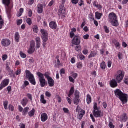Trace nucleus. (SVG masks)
Here are the masks:
<instances>
[{
  "label": "nucleus",
  "instance_id": "obj_42",
  "mask_svg": "<svg viewBox=\"0 0 128 128\" xmlns=\"http://www.w3.org/2000/svg\"><path fill=\"white\" fill-rule=\"evenodd\" d=\"M27 96L29 100H30L32 102V94H27Z\"/></svg>",
  "mask_w": 128,
  "mask_h": 128
},
{
  "label": "nucleus",
  "instance_id": "obj_58",
  "mask_svg": "<svg viewBox=\"0 0 128 128\" xmlns=\"http://www.w3.org/2000/svg\"><path fill=\"white\" fill-rule=\"evenodd\" d=\"M4 22H0V30H2V26H4Z\"/></svg>",
  "mask_w": 128,
  "mask_h": 128
},
{
  "label": "nucleus",
  "instance_id": "obj_20",
  "mask_svg": "<svg viewBox=\"0 0 128 128\" xmlns=\"http://www.w3.org/2000/svg\"><path fill=\"white\" fill-rule=\"evenodd\" d=\"M120 118L122 122H126L128 120V115H126V114L124 113L122 116H121Z\"/></svg>",
  "mask_w": 128,
  "mask_h": 128
},
{
  "label": "nucleus",
  "instance_id": "obj_56",
  "mask_svg": "<svg viewBox=\"0 0 128 128\" xmlns=\"http://www.w3.org/2000/svg\"><path fill=\"white\" fill-rule=\"evenodd\" d=\"M72 3L74 4H78V0H72Z\"/></svg>",
  "mask_w": 128,
  "mask_h": 128
},
{
  "label": "nucleus",
  "instance_id": "obj_26",
  "mask_svg": "<svg viewBox=\"0 0 128 128\" xmlns=\"http://www.w3.org/2000/svg\"><path fill=\"white\" fill-rule=\"evenodd\" d=\"M87 104H90L92 102V96L90 94L87 95Z\"/></svg>",
  "mask_w": 128,
  "mask_h": 128
},
{
  "label": "nucleus",
  "instance_id": "obj_8",
  "mask_svg": "<svg viewBox=\"0 0 128 128\" xmlns=\"http://www.w3.org/2000/svg\"><path fill=\"white\" fill-rule=\"evenodd\" d=\"M66 9L64 8V6L60 5L58 10V15L60 16L62 18H66Z\"/></svg>",
  "mask_w": 128,
  "mask_h": 128
},
{
  "label": "nucleus",
  "instance_id": "obj_38",
  "mask_svg": "<svg viewBox=\"0 0 128 128\" xmlns=\"http://www.w3.org/2000/svg\"><path fill=\"white\" fill-rule=\"evenodd\" d=\"M118 58L119 60H122V58H124V55L122 54V53L119 52L118 54Z\"/></svg>",
  "mask_w": 128,
  "mask_h": 128
},
{
  "label": "nucleus",
  "instance_id": "obj_46",
  "mask_svg": "<svg viewBox=\"0 0 128 128\" xmlns=\"http://www.w3.org/2000/svg\"><path fill=\"white\" fill-rule=\"evenodd\" d=\"M60 74L61 76H62V74H66V70L62 68L60 70Z\"/></svg>",
  "mask_w": 128,
  "mask_h": 128
},
{
  "label": "nucleus",
  "instance_id": "obj_27",
  "mask_svg": "<svg viewBox=\"0 0 128 128\" xmlns=\"http://www.w3.org/2000/svg\"><path fill=\"white\" fill-rule=\"evenodd\" d=\"M102 14L99 13L98 12H96V17L97 20H100V18H102Z\"/></svg>",
  "mask_w": 128,
  "mask_h": 128
},
{
  "label": "nucleus",
  "instance_id": "obj_12",
  "mask_svg": "<svg viewBox=\"0 0 128 128\" xmlns=\"http://www.w3.org/2000/svg\"><path fill=\"white\" fill-rule=\"evenodd\" d=\"M1 44L2 46H4L5 48H8V46H10V44H12V42H10V40L8 39H2V40Z\"/></svg>",
  "mask_w": 128,
  "mask_h": 128
},
{
  "label": "nucleus",
  "instance_id": "obj_32",
  "mask_svg": "<svg viewBox=\"0 0 128 128\" xmlns=\"http://www.w3.org/2000/svg\"><path fill=\"white\" fill-rule=\"evenodd\" d=\"M106 68V62H103L100 64V68L102 70H104Z\"/></svg>",
  "mask_w": 128,
  "mask_h": 128
},
{
  "label": "nucleus",
  "instance_id": "obj_9",
  "mask_svg": "<svg viewBox=\"0 0 128 128\" xmlns=\"http://www.w3.org/2000/svg\"><path fill=\"white\" fill-rule=\"evenodd\" d=\"M2 4L5 5L6 12L8 15V16H10V0H2Z\"/></svg>",
  "mask_w": 128,
  "mask_h": 128
},
{
  "label": "nucleus",
  "instance_id": "obj_4",
  "mask_svg": "<svg viewBox=\"0 0 128 128\" xmlns=\"http://www.w3.org/2000/svg\"><path fill=\"white\" fill-rule=\"evenodd\" d=\"M26 78H28L30 84H33V86H36V78H34V74H32L30 71L28 70H26Z\"/></svg>",
  "mask_w": 128,
  "mask_h": 128
},
{
  "label": "nucleus",
  "instance_id": "obj_35",
  "mask_svg": "<svg viewBox=\"0 0 128 128\" xmlns=\"http://www.w3.org/2000/svg\"><path fill=\"white\" fill-rule=\"evenodd\" d=\"M8 100L4 102V106L5 110H8Z\"/></svg>",
  "mask_w": 128,
  "mask_h": 128
},
{
  "label": "nucleus",
  "instance_id": "obj_21",
  "mask_svg": "<svg viewBox=\"0 0 128 128\" xmlns=\"http://www.w3.org/2000/svg\"><path fill=\"white\" fill-rule=\"evenodd\" d=\"M110 84L112 88H116L118 86V81L113 79L111 80Z\"/></svg>",
  "mask_w": 128,
  "mask_h": 128
},
{
  "label": "nucleus",
  "instance_id": "obj_53",
  "mask_svg": "<svg viewBox=\"0 0 128 128\" xmlns=\"http://www.w3.org/2000/svg\"><path fill=\"white\" fill-rule=\"evenodd\" d=\"M22 24V20H18V22H17L18 26H20V24Z\"/></svg>",
  "mask_w": 128,
  "mask_h": 128
},
{
  "label": "nucleus",
  "instance_id": "obj_23",
  "mask_svg": "<svg viewBox=\"0 0 128 128\" xmlns=\"http://www.w3.org/2000/svg\"><path fill=\"white\" fill-rule=\"evenodd\" d=\"M28 98H24L21 102V104L22 106H26L28 104Z\"/></svg>",
  "mask_w": 128,
  "mask_h": 128
},
{
  "label": "nucleus",
  "instance_id": "obj_64",
  "mask_svg": "<svg viewBox=\"0 0 128 128\" xmlns=\"http://www.w3.org/2000/svg\"><path fill=\"white\" fill-rule=\"evenodd\" d=\"M109 126L110 128H114V124H112V122L109 124Z\"/></svg>",
  "mask_w": 128,
  "mask_h": 128
},
{
  "label": "nucleus",
  "instance_id": "obj_62",
  "mask_svg": "<svg viewBox=\"0 0 128 128\" xmlns=\"http://www.w3.org/2000/svg\"><path fill=\"white\" fill-rule=\"evenodd\" d=\"M71 62L72 64H76V58H73L71 59Z\"/></svg>",
  "mask_w": 128,
  "mask_h": 128
},
{
  "label": "nucleus",
  "instance_id": "obj_54",
  "mask_svg": "<svg viewBox=\"0 0 128 128\" xmlns=\"http://www.w3.org/2000/svg\"><path fill=\"white\" fill-rule=\"evenodd\" d=\"M76 36V35L74 32H70V38H74Z\"/></svg>",
  "mask_w": 128,
  "mask_h": 128
},
{
  "label": "nucleus",
  "instance_id": "obj_3",
  "mask_svg": "<svg viewBox=\"0 0 128 128\" xmlns=\"http://www.w3.org/2000/svg\"><path fill=\"white\" fill-rule=\"evenodd\" d=\"M40 32L42 34V38L43 40L42 46L44 48L46 46V42L48 40V31L44 29H42L40 30Z\"/></svg>",
  "mask_w": 128,
  "mask_h": 128
},
{
  "label": "nucleus",
  "instance_id": "obj_44",
  "mask_svg": "<svg viewBox=\"0 0 128 128\" xmlns=\"http://www.w3.org/2000/svg\"><path fill=\"white\" fill-rule=\"evenodd\" d=\"M104 30L106 34H108L110 32V30L108 28V26H104Z\"/></svg>",
  "mask_w": 128,
  "mask_h": 128
},
{
  "label": "nucleus",
  "instance_id": "obj_63",
  "mask_svg": "<svg viewBox=\"0 0 128 128\" xmlns=\"http://www.w3.org/2000/svg\"><path fill=\"white\" fill-rule=\"evenodd\" d=\"M83 54H85V56H86L88 54V50H85L83 51Z\"/></svg>",
  "mask_w": 128,
  "mask_h": 128
},
{
  "label": "nucleus",
  "instance_id": "obj_6",
  "mask_svg": "<svg viewBox=\"0 0 128 128\" xmlns=\"http://www.w3.org/2000/svg\"><path fill=\"white\" fill-rule=\"evenodd\" d=\"M124 78V72L122 70H119L117 72L116 75V80L118 84L122 82V80Z\"/></svg>",
  "mask_w": 128,
  "mask_h": 128
},
{
  "label": "nucleus",
  "instance_id": "obj_2",
  "mask_svg": "<svg viewBox=\"0 0 128 128\" xmlns=\"http://www.w3.org/2000/svg\"><path fill=\"white\" fill-rule=\"evenodd\" d=\"M108 20L110 24H112L113 26H118V17L116 14L112 12L109 14Z\"/></svg>",
  "mask_w": 128,
  "mask_h": 128
},
{
  "label": "nucleus",
  "instance_id": "obj_43",
  "mask_svg": "<svg viewBox=\"0 0 128 128\" xmlns=\"http://www.w3.org/2000/svg\"><path fill=\"white\" fill-rule=\"evenodd\" d=\"M9 72V76H14V70H11Z\"/></svg>",
  "mask_w": 128,
  "mask_h": 128
},
{
  "label": "nucleus",
  "instance_id": "obj_51",
  "mask_svg": "<svg viewBox=\"0 0 128 128\" xmlns=\"http://www.w3.org/2000/svg\"><path fill=\"white\" fill-rule=\"evenodd\" d=\"M46 96L48 98H50L52 96V94L50 92H46Z\"/></svg>",
  "mask_w": 128,
  "mask_h": 128
},
{
  "label": "nucleus",
  "instance_id": "obj_1",
  "mask_svg": "<svg viewBox=\"0 0 128 128\" xmlns=\"http://www.w3.org/2000/svg\"><path fill=\"white\" fill-rule=\"evenodd\" d=\"M114 94L116 98H118L123 104H126V102H128V94H124L122 90L119 89H116V90L114 91Z\"/></svg>",
  "mask_w": 128,
  "mask_h": 128
},
{
  "label": "nucleus",
  "instance_id": "obj_36",
  "mask_svg": "<svg viewBox=\"0 0 128 128\" xmlns=\"http://www.w3.org/2000/svg\"><path fill=\"white\" fill-rule=\"evenodd\" d=\"M75 50L76 52H82V46H76L75 47Z\"/></svg>",
  "mask_w": 128,
  "mask_h": 128
},
{
  "label": "nucleus",
  "instance_id": "obj_11",
  "mask_svg": "<svg viewBox=\"0 0 128 128\" xmlns=\"http://www.w3.org/2000/svg\"><path fill=\"white\" fill-rule=\"evenodd\" d=\"M82 38L78 36H76L72 40V44L74 46H80V44Z\"/></svg>",
  "mask_w": 128,
  "mask_h": 128
},
{
  "label": "nucleus",
  "instance_id": "obj_18",
  "mask_svg": "<svg viewBox=\"0 0 128 128\" xmlns=\"http://www.w3.org/2000/svg\"><path fill=\"white\" fill-rule=\"evenodd\" d=\"M50 26L52 30H56V28H58V25L56 24V22H50Z\"/></svg>",
  "mask_w": 128,
  "mask_h": 128
},
{
  "label": "nucleus",
  "instance_id": "obj_48",
  "mask_svg": "<svg viewBox=\"0 0 128 128\" xmlns=\"http://www.w3.org/2000/svg\"><path fill=\"white\" fill-rule=\"evenodd\" d=\"M28 15L29 18H32V10H29L28 12Z\"/></svg>",
  "mask_w": 128,
  "mask_h": 128
},
{
  "label": "nucleus",
  "instance_id": "obj_33",
  "mask_svg": "<svg viewBox=\"0 0 128 128\" xmlns=\"http://www.w3.org/2000/svg\"><path fill=\"white\" fill-rule=\"evenodd\" d=\"M28 110H30V108L28 107H26L24 109V112H22L23 116H26V114H28Z\"/></svg>",
  "mask_w": 128,
  "mask_h": 128
},
{
  "label": "nucleus",
  "instance_id": "obj_10",
  "mask_svg": "<svg viewBox=\"0 0 128 128\" xmlns=\"http://www.w3.org/2000/svg\"><path fill=\"white\" fill-rule=\"evenodd\" d=\"M34 52H36V42L34 41H32L30 48H29L28 52L29 54H32Z\"/></svg>",
  "mask_w": 128,
  "mask_h": 128
},
{
  "label": "nucleus",
  "instance_id": "obj_19",
  "mask_svg": "<svg viewBox=\"0 0 128 128\" xmlns=\"http://www.w3.org/2000/svg\"><path fill=\"white\" fill-rule=\"evenodd\" d=\"M36 48L38 49L40 48V37L36 38Z\"/></svg>",
  "mask_w": 128,
  "mask_h": 128
},
{
  "label": "nucleus",
  "instance_id": "obj_14",
  "mask_svg": "<svg viewBox=\"0 0 128 128\" xmlns=\"http://www.w3.org/2000/svg\"><path fill=\"white\" fill-rule=\"evenodd\" d=\"M86 114V111L84 110H82L78 113V120H82V118H84V116Z\"/></svg>",
  "mask_w": 128,
  "mask_h": 128
},
{
  "label": "nucleus",
  "instance_id": "obj_16",
  "mask_svg": "<svg viewBox=\"0 0 128 128\" xmlns=\"http://www.w3.org/2000/svg\"><path fill=\"white\" fill-rule=\"evenodd\" d=\"M37 12L38 14H42L44 12V6L42 4H38V6Z\"/></svg>",
  "mask_w": 128,
  "mask_h": 128
},
{
  "label": "nucleus",
  "instance_id": "obj_55",
  "mask_svg": "<svg viewBox=\"0 0 128 128\" xmlns=\"http://www.w3.org/2000/svg\"><path fill=\"white\" fill-rule=\"evenodd\" d=\"M63 110L66 114H68L70 112V110L66 108H64Z\"/></svg>",
  "mask_w": 128,
  "mask_h": 128
},
{
  "label": "nucleus",
  "instance_id": "obj_25",
  "mask_svg": "<svg viewBox=\"0 0 128 128\" xmlns=\"http://www.w3.org/2000/svg\"><path fill=\"white\" fill-rule=\"evenodd\" d=\"M40 102L44 104H46V100H44V95L42 94L40 96Z\"/></svg>",
  "mask_w": 128,
  "mask_h": 128
},
{
  "label": "nucleus",
  "instance_id": "obj_39",
  "mask_svg": "<svg viewBox=\"0 0 128 128\" xmlns=\"http://www.w3.org/2000/svg\"><path fill=\"white\" fill-rule=\"evenodd\" d=\"M77 68H78L81 69L82 68V63L81 62H78L77 64Z\"/></svg>",
  "mask_w": 128,
  "mask_h": 128
},
{
  "label": "nucleus",
  "instance_id": "obj_37",
  "mask_svg": "<svg viewBox=\"0 0 128 128\" xmlns=\"http://www.w3.org/2000/svg\"><path fill=\"white\" fill-rule=\"evenodd\" d=\"M26 22L29 26H32V22L30 18H28L26 20Z\"/></svg>",
  "mask_w": 128,
  "mask_h": 128
},
{
  "label": "nucleus",
  "instance_id": "obj_5",
  "mask_svg": "<svg viewBox=\"0 0 128 128\" xmlns=\"http://www.w3.org/2000/svg\"><path fill=\"white\" fill-rule=\"evenodd\" d=\"M36 74L38 76L41 88H44L48 82L46 80V78H44V74H42L40 72H38L36 73Z\"/></svg>",
  "mask_w": 128,
  "mask_h": 128
},
{
  "label": "nucleus",
  "instance_id": "obj_49",
  "mask_svg": "<svg viewBox=\"0 0 128 128\" xmlns=\"http://www.w3.org/2000/svg\"><path fill=\"white\" fill-rule=\"evenodd\" d=\"M20 74H22V70H18L16 72V76H20Z\"/></svg>",
  "mask_w": 128,
  "mask_h": 128
},
{
  "label": "nucleus",
  "instance_id": "obj_22",
  "mask_svg": "<svg viewBox=\"0 0 128 128\" xmlns=\"http://www.w3.org/2000/svg\"><path fill=\"white\" fill-rule=\"evenodd\" d=\"M14 38L16 42H20V33L18 32H16L15 33Z\"/></svg>",
  "mask_w": 128,
  "mask_h": 128
},
{
  "label": "nucleus",
  "instance_id": "obj_13",
  "mask_svg": "<svg viewBox=\"0 0 128 128\" xmlns=\"http://www.w3.org/2000/svg\"><path fill=\"white\" fill-rule=\"evenodd\" d=\"M8 84H10V80H4L0 84V88L2 90L4 88H6V86H8Z\"/></svg>",
  "mask_w": 128,
  "mask_h": 128
},
{
  "label": "nucleus",
  "instance_id": "obj_45",
  "mask_svg": "<svg viewBox=\"0 0 128 128\" xmlns=\"http://www.w3.org/2000/svg\"><path fill=\"white\" fill-rule=\"evenodd\" d=\"M2 58L4 62L5 60H8V55L6 54L3 55Z\"/></svg>",
  "mask_w": 128,
  "mask_h": 128
},
{
  "label": "nucleus",
  "instance_id": "obj_47",
  "mask_svg": "<svg viewBox=\"0 0 128 128\" xmlns=\"http://www.w3.org/2000/svg\"><path fill=\"white\" fill-rule=\"evenodd\" d=\"M74 88L72 87L70 91V93L72 94H74Z\"/></svg>",
  "mask_w": 128,
  "mask_h": 128
},
{
  "label": "nucleus",
  "instance_id": "obj_17",
  "mask_svg": "<svg viewBox=\"0 0 128 128\" xmlns=\"http://www.w3.org/2000/svg\"><path fill=\"white\" fill-rule=\"evenodd\" d=\"M48 86L50 88H53L54 86V80L52 78H50L48 80Z\"/></svg>",
  "mask_w": 128,
  "mask_h": 128
},
{
  "label": "nucleus",
  "instance_id": "obj_31",
  "mask_svg": "<svg viewBox=\"0 0 128 128\" xmlns=\"http://www.w3.org/2000/svg\"><path fill=\"white\" fill-rule=\"evenodd\" d=\"M80 98H75L74 100V104L78 106L80 104Z\"/></svg>",
  "mask_w": 128,
  "mask_h": 128
},
{
  "label": "nucleus",
  "instance_id": "obj_29",
  "mask_svg": "<svg viewBox=\"0 0 128 128\" xmlns=\"http://www.w3.org/2000/svg\"><path fill=\"white\" fill-rule=\"evenodd\" d=\"M36 112V110L34 109H32L30 112H29L28 114L29 116L32 117L34 116V114Z\"/></svg>",
  "mask_w": 128,
  "mask_h": 128
},
{
  "label": "nucleus",
  "instance_id": "obj_52",
  "mask_svg": "<svg viewBox=\"0 0 128 128\" xmlns=\"http://www.w3.org/2000/svg\"><path fill=\"white\" fill-rule=\"evenodd\" d=\"M34 2V0H30L28 3V4L29 6H32Z\"/></svg>",
  "mask_w": 128,
  "mask_h": 128
},
{
  "label": "nucleus",
  "instance_id": "obj_50",
  "mask_svg": "<svg viewBox=\"0 0 128 128\" xmlns=\"http://www.w3.org/2000/svg\"><path fill=\"white\" fill-rule=\"evenodd\" d=\"M9 110H11V112H14V108L12 105H10Z\"/></svg>",
  "mask_w": 128,
  "mask_h": 128
},
{
  "label": "nucleus",
  "instance_id": "obj_40",
  "mask_svg": "<svg viewBox=\"0 0 128 128\" xmlns=\"http://www.w3.org/2000/svg\"><path fill=\"white\" fill-rule=\"evenodd\" d=\"M74 96H75V98H80V92L76 90L75 92Z\"/></svg>",
  "mask_w": 128,
  "mask_h": 128
},
{
  "label": "nucleus",
  "instance_id": "obj_34",
  "mask_svg": "<svg viewBox=\"0 0 128 128\" xmlns=\"http://www.w3.org/2000/svg\"><path fill=\"white\" fill-rule=\"evenodd\" d=\"M24 8H20V12L18 13V18L22 16V14H24Z\"/></svg>",
  "mask_w": 128,
  "mask_h": 128
},
{
  "label": "nucleus",
  "instance_id": "obj_60",
  "mask_svg": "<svg viewBox=\"0 0 128 128\" xmlns=\"http://www.w3.org/2000/svg\"><path fill=\"white\" fill-rule=\"evenodd\" d=\"M90 38V35L89 34H86L84 36V40H88Z\"/></svg>",
  "mask_w": 128,
  "mask_h": 128
},
{
  "label": "nucleus",
  "instance_id": "obj_15",
  "mask_svg": "<svg viewBox=\"0 0 128 128\" xmlns=\"http://www.w3.org/2000/svg\"><path fill=\"white\" fill-rule=\"evenodd\" d=\"M48 114L46 113H43L41 115V120L42 122H44L48 120Z\"/></svg>",
  "mask_w": 128,
  "mask_h": 128
},
{
  "label": "nucleus",
  "instance_id": "obj_59",
  "mask_svg": "<svg viewBox=\"0 0 128 128\" xmlns=\"http://www.w3.org/2000/svg\"><path fill=\"white\" fill-rule=\"evenodd\" d=\"M29 62L30 64H34V60L32 58L30 59Z\"/></svg>",
  "mask_w": 128,
  "mask_h": 128
},
{
  "label": "nucleus",
  "instance_id": "obj_28",
  "mask_svg": "<svg viewBox=\"0 0 128 128\" xmlns=\"http://www.w3.org/2000/svg\"><path fill=\"white\" fill-rule=\"evenodd\" d=\"M50 74L48 72H46L44 74V76H45L46 78H47L48 80H50V78H52V77L50 76Z\"/></svg>",
  "mask_w": 128,
  "mask_h": 128
},
{
  "label": "nucleus",
  "instance_id": "obj_41",
  "mask_svg": "<svg viewBox=\"0 0 128 128\" xmlns=\"http://www.w3.org/2000/svg\"><path fill=\"white\" fill-rule=\"evenodd\" d=\"M20 55L22 58H26V55L22 52H20Z\"/></svg>",
  "mask_w": 128,
  "mask_h": 128
},
{
  "label": "nucleus",
  "instance_id": "obj_7",
  "mask_svg": "<svg viewBox=\"0 0 128 128\" xmlns=\"http://www.w3.org/2000/svg\"><path fill=\"white\" fill-rule=\"evenodd\" d=\"M94 110L93 114L95 118H102V116H104L102 112H101V111L98 110V104L96 103L94 104Z\"/></svg>",
  "mask_w": 128,
  "mask_h": 128
},
{
  "label": "nucleus",
  "instance_id": "obj_61",
  "mask_svg": "<svg viewBox=\"0 0 128 128\" xmlns=\"http://www.w3.org/2000/svg\"><path fill=\"white\" fill-rule=\"evenodd\" d=\"M103 106L105 110L106 108H108V104H106V102H104L103 103Z\"/></svg>",
  "mask_w": 128,
  "mask_h": 128
},
{
  "label": "nucleus",
  "instance_id": "obj_24",
  "mask_svg": "<svg viewBox=\"0 0 128 128\" xmlns=\"http://www.w3.org/2000/svg\"><path fill=\"white\" fill-rule=\"evenodd\" d=\"M98 56V53L96 52H91L90 55L88 56V58H94Z\"/></svg>",
  "mask_w": 128,
  "mask_h": 128
},
{
  "label": "nucleus",
  "instance_id": "obj_57",
  "mask_svg": "<svg viewBox=\"0 0 128 128\" xmlns=\"http://www.w3.org/2000/svg\"><path fill=\"white\" fill-rule=\"evenodd\" d=\"M69 80H70V82H73L74 84V78H72V77L70 76Z\"/></svg>",
  "mask_w": 128,
  "mask_h": 128
},
{
  "label": "nucleus",
  "instance_id": "obj_30",
  "mask_svg": "<svg viewBox=\"0 0 128 128\" xmlns=\"http://www.w3.org/2000/svg\"><path fill=\"white\" fill-rule=\"evenodd\" d=\"M33 30L34 32H35L36 34H38V26L36 25L34 26Z\"/></svg>",
  "mask_w": 128,
  "mask_h": 128
}]
</instances>
